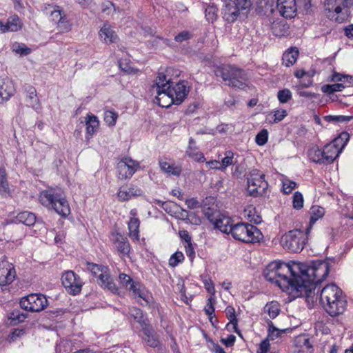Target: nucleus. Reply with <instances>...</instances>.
I'll return each mask as SVG.
<instances>
[{"mask_svg": "<svg viewBox=\"0 0 353 353\" xmlns=\"http://www.w3.org/2000/svg\"><path fill=\"white\" fill-rule=\"evenodd\" d=\"M247 191L249 196L253 197L262 196L268 188L265 180V174L258 169L251 170L246 175Z\"/></svg>", "mask_w": 353, "mask_h": 353, "instance_id": "1a4fd4ad", "label": "nucleus"}, {"mask_svg": "<svg viewBox=\"0 0 353 353\" xmlns=\"http://www.w3.org/2000/svg\"><path fill=\"white\" fill-rule=\"evenodd\" d=\"M233 164V152L231 151H227L225 157L221 161V166L226 168Z\"/></svg>", "mask_w": 353, "mask_h": 353, "instance_id": "338daca9", "label": "nucleus"}, {"mask_svg": "<svg viewBox=\"0 0 353 353\" xmlns=\"http://www.w3.org/2000/svg\"><path fill=\"white\" fill-rule=\"evenodd\" d=\"M350 139V134L347 132H342L339 135L336 137L331 143L334 144L339 149H341V151L346 145L347 141Z\"/></svg>", "mask_w": 353, "mask_h": 353, "instance_id": "a18cd8bd", "label": "nucleus"}, {"mask_svg": "<svg viewBox=\"0 0 353 353\" xmlns=\"http://www.w3.org/2000/svg\"><path fill=\"white\" fill-rule=\"evenodd\" d=\"M310 219L309 225L307 227V232H310L313 224L325 214V209L319 205H313L310 208Z\"/></svg>", "mask_w": 353, "mask_h": 353, "instance_id": "2f4dec72", "label": "nucleus"}, {"mask_svg": "<svg viewBox=\"0 0 353 353\" xmlns=\"http://www.w3.org/2000/svg\"><path fill=\"white\" fill-rule=\"evenodd\" d=\"M185 154L198 162H203L205 160L203 154L198 150L195 140L192 137L189 139V144Z\"/></svg>", "mask_w": 353, "mask_h": 353, "instance_id": "a878e982", "label": "nucleus"}, {"mask_svg": "<svg viewBox=\"0 0 353 353\" xmlns=\"http://www.w3.org/2000/svg\"><path fill=\"white\" fill-rule=\"evenodd\" d=\"M20 307L28 312H39L48 305V300L42 294H30L23 297L19 302Z\"/></svg>", "mask_w": 353, "mask_h": 353, "instance_id": "9b49d317", "label": "nucleus"}, {"mask_svg": "<svg viewBox=\"0 0 353 353\" xmlns=\"http://www.w3.org/2000/svg\"><path fill=\"white\" fill-rule=\"evenodd\" d=\"M319 299L325 310L332 316L339 315L345 310L346 301L343 292L334 283L327 285L321 290Z\"/></svg>", "mask_w": 353, "mask_h": 353, "instance_id": "7ed1b4c3", "label": "nucleus"}, {"mask_svg": "<svg viewBox=\"0 0 353 353\" xmlns=\"http://www.w3.org/2000/svg\"><path fill=\"white\" fill-rule=\"evenodd\" d=\"M17 221L27 226H32L37 221H39L37 219L36 215L28 211H23L19 212L15 217Z\"/></svg>", "mask_w": 353, "mask_h": 353, "instance_id": "c85d7f7f", "label": "nucleus"}, {"mask_svg": "<svg viewBox=\"0 0 353 353\" xmlns=\"http://www.w3.org/2000/svg\"><path fill=\"white\" fill-rule=\"evenodd\" d=\"M119 279L121 285L126 289L133 288V283L134 282L129 275L124 273H121L119 275Z\"/></svg>", "mask_w": 353, "mask_h": 353, "instance_id": "4d7b16f0", "label": "nucleus"}, {"mask_svg": "<svg viewBox=\"0 0 353 353\" xmlns=\"http://www.w3.org/2000/svg\"><path fill=\"white\" fill-rule=\"evenodd\" d=\"M12 50L13 52L20 55H28L31 52V49L25 44L17 42L12 44Z\"/></svg>", "mask_w": 353, "mask_h": 353, "instance_id": "864d4df0", "label": "nucleus"}, {"mask_svg": "<svg viewBox=\"0 0 353 353\" xmlns=\"http://www.w3.org/2000/svg\"><path fill=\"white\" fill-rule=\"evenodd\" d=\"M226 316L230 321V323L232 324L234 331L239 334V331L237 327L238 319L236 316V312L232 306H228L225 309Z\"/></svg>", "mask_w": 353, "mask_h": 353, "instance_id": "de8ad7c7", "label": "nucleus"}, {"mask_svg": "<svg viewBox=\"0 0 353 353\" xmlns=\"http://www.w3.org/2000/svg\"><path fill=\"white\" fill-rule=\"evenodd\" d=\"M159 165L163 172L174 176H179L182 171L180 165L170 164L166 161H159Z\"/></svg>", "mask_w": 353, "mask_h": 353, "instance_id": "ea45409f", "label": "nucleus"}, {"mask_svg": "<svg viewBox=\"0 0 353 353\" xmlns=\"http://www.w3.org/2000/svg\"><path fill=\"white\" fill-rule=\"evenodd\" d=\"M183 260V254L180 251H177L170 256L169 259V265L170 266L174 268L177 266L180 263H181Z\"/></svg>", "mask_w": 353, "mask_h": 353, "instance_id": "6e6d98bb", "label": "nucleus"}, {"mask_svg": "<svg viewBox=\"0 0 353 353\" xmlns=\"http://www.w3.org/2000/svg\"><path fill=\"white\" fill-rule=\"evenodd\" d=\"M214 74L222 78L230 87L244 89L248 86L245 72L231 65H221L214 70Z\"/></svg>", "mask_w": 353, "mask_h": 353, "instance_id": "39448f33", "label": "nucleus"}, {"mask_svg": "<svg viewBox=\"0 0 353 353\" xmlns=\"http://www.w3.org/2000/svg\"><path fill=\"white\" fill-rule=\"evenodd\" d=\"M157 97H156V103L162 108H169L172 104H175V102L168 90H157Z\"/></svg>", "mask_w": 353, "mask_h": 353, "instance_id": "bb28decb", "label": "nucleus"}, {"mask_svg": "<svg viewBox=\"0 0 353 353\" xmlns=\"http://www.w3.org/2000/svg\"><path fill=\"white\" fill-rule=\"evenodd\" d=\"M267 323L268 325V337L266 339H268L269 340H274L279 338L281 334L285 333L286 330H279L276 328L272 321L268 320L267 321Z\"/></svg>", "mask_w": 353, "mask_h": 353, "instance_id": "c03bdc74", "label": "nucleus"}, {"mask_svg": "<svg viewBox=\"0 0 353 353\" xmlns=\"http://www.w3.org/2000/svg\"><path fill=\"white\" fill-rule=\"evenodd\" d=\"M322 150L325 164L332 163L341 152V149H339L331 142L325 145Z\"/></svg>", "mask_w": 353, "mask_h": 353, "instance_id": "b1692460", "label": "nucleus"}, {"mask_svg": "<svg viewBox=\"0 0 353 353\" xmlns=\"http://www.w3.org/2000/svg\"><path fill=\"white\" fill-rule=\"evenodd\" d=\"M130 314L140 325L141 330L150 325L148 320L144 317L143 311L141 309L132 307L130 310Z\"/></svg>", "mask_w": 353, "mask_h": 353, "instance_id": "473e14b6", "label": "nucleus"}, {"mask_svg": "<svg viewBox=\"0 0 353 353\" xmlns=\"http://www.w3.org/2000/svg\"><path fill=\"white\" fill-rule=\"evenodd\" d=\"M26 334L24 329H14L8 336L9 342H14Z\"/></svg>", "mask_w": 353, "mask_h": 353, "instance_id": "0e129e2a", "label": "nucleus"}, {"mask_svg": "<svg viewBox=\"0 0 353 353\" xmlns=\"http://www.w3.org/2000/svg\"><path fill=\"white\" fill-rule=\"evenodd\" d=\"M345 88V85L343 83L327 84L323 85L321 90L325 94H332L336 92L342 91Z\"/></svg>", "mask_w": 353, "mask_h": 353, "instance_id": "8fccbe9b", "label": "nucleus"}, {"mask_svg": "<svg viewBox=\"0 0 353 353\" xmlns=\"http://www.w3.org/2000/svg\"><path fill=\"white\" fill-rule=\"evenodd\" d=\"M173 83L170 79L167 80L166 75L163 72H159L155 80V85L157 90H168V86Z\"/></svg>", "mask_w": 353, "mask_h": 353, "instance_id": "79ce46f5", "label": "nucleus"}, {"mask_svg": "<svg viewBox=\"0 0 353 353\" xmlns=\"http://www.w3.org/2000/svg\"><path fill=\"white\" fill-rule=\"evenodd\" d=\"M296 183L294 181L286 179L283 181V191L284 194H288L296 188Z\"/></svg>", "mask_w": 353, "mask_h": 353, "instance_id": "69168bd1", "label": "nucleus"}, {"mask_svg": "<svg viewBox=\"0 0 353 353\" xmlns=\"http://www.w3.org/2000/svg\"><path fill=\"white\" fill-rule=\"evenodd\" d=\"M353 117L345 115H327L323 117V119L327 123H347L352 119Z\"/></svg>", "mask_w": 353, "mask_h": 353, "instance_id": "3c124183", "label": "nucleus"}, {"mask_svg": "<svg viewBox=\"0 0 353 353\" xmlns=\"http://www.w3.org/2000/svg\"><path fill=\"white\" fill-rule=\"evenodd\" d=\"M61 282L67 292L71 295L79 294L83 284L80 276L72 270L63 273Z\"/></svg>", "mask_w": 353, "mask_h": 353, "instance_id": "f8f14e48", "label": "nucleus"}, {"mask_svg": "<svg viewBox=\"0 0 353 353\" xmlns=\"http://www.w3.org/2000/svg\"><path fill=\"white\" fill-rule=\"evenodd\" d=\"M353 6V0H325V10L329 12L339 14L343 10L349 8Z\"/></svg>", "mask_w": 353, "mask_h": 353, "instance_id": "6ab92c4d", "label": "nucleus"}, {"mask_svg": "<svg viewBox=\"0 0 353 353\" xmlns=\"http://www.w3.org/2000/svg\"><path fill=\"white\" fill-rule=\"evenodd\" d=\"M112 236L114 248L117 251L119 255L121 257L128 256L131 247L127 237L120 233L113 234Z\"/></svg>", "mask_w": 353, "mask_h": 353, "instance_id": "dca6fc26", "label": "nucleus"}, {"mask_svg": "<svg viewBox=\"0 0 353 353\" xmlns=\"http://www.w3.org/2000/svg\"><path fill=\"white\" fill-rule=\"evenodd\" d=\"M85 119L86 132L90 136H92L99 128V121L98 118L93 114H88Z\"/></svg>", "mask_w": 353, "mask_h": 353, "instance_id": "c9c22d12", "label": "nucleus"}, {"mask_svg": "<svg viewBox=\"0 0 353 353\" xmlns=\"http://www.w3.org/2000/svg\"><path fill=\"white\" fill-rule=\"evenodd\" d=\"M309 159L316 163L319 164H325L323 150H321L317 146H314L311 148L307 152Z\"/></svg>", "mask_w": 353, "mask_h": 353, "instance_id": "4c0bfd02", "label": "nucleus"}, {"mask_svg": "<svg viewBox=\"0 0 353 353\" xmlns=\"http://www.w3.org/2000/svg\"><path fill=\"white\" fill-rule=\"evenodd\" d=\"M14 92L15 88L12 81L0 78V102L9 100Z\"/></svg>", "mask_w": 353, "mask_h": 353, "instance_id": "412c9836", "label": "nucleus"}, {"mask_svg": "<svg viewBox=\"0 0 353 353\" xmlns=\"http://www.w3.org/2000/svg\"><path fill=\"white\" fill-rule=\"evenodd\" d=\"M303 206V196L299 192H295L293 195V207L296 210H300Z\"/></svg>", "mask_w": 353, "mask_h": 353, "instance_id": "680f3d73", "label": "nucleus"}, {"mask_svg": "<svg viewBox=\"0 0 353 353\" xmlns=\"http://www.w3.org/2000/svg\"><path fill=\"white\" fill-rule=\"evenodd\" d=\"M0 194L3 197L10 196V190L7 179V173L4 168H0Z\"/></svg>", "mask_w": 353, "mask_h": 353, "instance_id": "f704fd0d", "label": "nucleus"}, {"mask_svg": "<svg viewBox=\"0 0 353 353\" xmlns=\"http://www.w3.org/2000/svg\"><path fill=\"white\" fill-rule=\"evenodd\" d=\"M118 114L114 111H106L105 112L104 121L109 126H114L116 124Z\"/></svg>", "mask_w": 353, "mask_h": 353, "instance_id": "13d9d810", "label": "nucleus"}, {"mask_svg": "<svg viewBox=\"0 0 353 353\" xmlns=\"http://www.w3.org/2000/svg\"><path fill=\"white\" fill-rule=\"evenodd\" d=\"M97 283L103 290H108L114 294H119V288L114 282L109 268L108 270L103 272V274L98 276Z\"/></svg>", "mask_w": 353, "mask_h": 353, "instance_id": "f3484780", "label": "nucleus"}, {"mask_svg": "<svg viewBox=\"0 0 353 353\" xmlns=\"http://www.w3.org/2000/svg\"><path fill=\"white\" fill-rule=\"evenodd\" d=\"M145 32H147L149 34H151L153 36L152 39L148 41V45L150 46L151 48L157 49H163L165 47H170L172 46L173 42L172 40L166 38H163L159 36H155L152 33V30L151 28H145Z\"/></svg>", "mask_w": 353, "mask_h": 353, "instance_id": "4be33fe9", "label": "nucleus"}, {"mask_svg": "<svg viewBox=\"0 0 353 353\" xmlns=\"http://www.w3.org/2000/svg\"><path fill=\"white\" fill-rule=\"evenodd\" d=\"M299 54V52L297 48H290L283 54V64H284L286 67L292 65L296 63Z\"/></svg>", "mask_w": 353, "mask_h": 353, "instance_id": "7c9ffc66", "label": "nucleus"}, {"mask_svg": "<svg viewBox=\"0 0 353 353\" xmlns=\"http://www.w3.org/2000/svg\"><path fill=\"white\" fill-rule=\"evenodd\" d=\"M330 259L325 261H313L309 263H296L298 266L296 271L297 285H304V291L296 293V297L305 296L310 298L318 285L323 281L330 272Z\"/></svg>", "mask_w": 353, "mask_h": 353, "instance_id": "f257e3e1", "label": "nucleus"}, {"mask_svg": "<svg viewBox=\"0 0 353 353\" xmlns=\"http://www.w3.org/2000/svg\"><path fill=\"white\" fill-rule=\"evenodd\" d=\"M23 88L26 93L27 103L34 110H39L40 108V104L36 88L30 84H26Z\"/></svg>", "mask_w": 353, "mask_h": 353, "instance_id": "5701e85b", "label": "nucleus"}, {"mask_svg": "<svg viewBox=\"0 0 353 353\" xmlns=\"http://www.w3.org/2000/svg\"><path fill=\"white\" fill-rule=\"evenodd\" d=\"M263 311L265 313L268 314L270 319H274L281 312L280 304L275 301L268 302L265 305Z\"/></svg>", "mask_w": 353, "mask_h": 353, "instance_id": "58836bf2", "label": "nucleus"}, {"mask_svg": "<svg viewBox=\"0 0 353 353\" xmlns=\"http://www.w3.org/2000/svg\"><path fill=\"white\" fill-rule=\"evenodd\" d=\"M193 37V34L189 31H182L179 32L174 37V41L178 43H182L183 41L191 39Z\"/></svg>", "mask_w": 353, "mask_h": 353, "instance_id": "e2e57ef3", "label": "nucleus"}, {"mask_svg": "<svg viewBox=\"0 0 353 353\" xmlns=\"http://www.w3.org/2000/svg\"><path fill=\"white\" fill-rule=\"evenodd\" d=\"M139 163L130 158H125L117 164V176L119 179H130L139 168Z\"/></svg>", "mask_w": 353, "mask_h": 353, "instance_id": "ddd939ff", "label": "nucleus"}, {"mask_svg": "<svg viewBox=\"0 0 353 353\" xmlns=\"http://www.w3.org/2000/svg\"><path fill=\"white\" fill-rule=\"evenodd\" d=\"M213 225L216 228L226 234L230 233V228L234 225L229 217L224 216L222 214L219 215Z\"/></svg>", "mask_w": 353, "mask_h": 353, "instance_id": "c756f323", "label": "nucleus"}, {"mask_svg": "<svg viewBox=\"0 0 353 353\" xmlns=\"http://www.w3.org/2000/svg\"><path fill=\"white\" fill-rule=\"evenodd\" d=\"M143 191L134 185L123 186L119 188L117 192V196L120 201H126L133 196H141Z\"/></svg>", "mask_w": 353, "mask_h": 353, "instance_id": "aec40b11", "label": "nucleus"}, {"mask_svg": "<svg viewBox=\"0 0 353 353\" xmlns=\"http://www.w3.org/2000/svg\"><path fill=\"white\" fill-rule=\"evenodd\" d=\"M86 268L91 272L93 276L98 279V276L103 272L108 270V267L103 265H99L94 263L86 262Z\"/></svg>", "mask_w": 353, "mask_h": 353, "instance_id": "a19ab883", "label": "nucleus"}, {"mask_svg": "<svg viewBox=\"0 0 353 353\" xmlns=\"http://www.w3.org/2000/svg\"><path fill=\"white\" fill-rule=\"evenodd\" d=\"M251 6V0H230L224 3L221 14L225 21L233 23L239 16L246 14Z\"/></svg>", "mask_w": 353, "mask_h": 353, "instance_id": "0eeeda50", "label": "nucleus"}, {"mask_svg": "<svg viewBox=\"0 0 353 353\" xmlns=\"http://www.w3.org/2000/svg\"><path fill=\"white\" fill-rule=\"evenodd\" d=\"M277 97L281 103H285L292 99V92L288 89H283L278 92Z\"/></svg>", "mask_w": 353, "mask_h": 353, "instance_id": "bf43d9fd", "label": "nucleus"}, {"mask_svg": "<svg viewBox=\"0 0 353 353\" xmlns=\"http://www.w3.org/2000/svg\"><path fill=\"white\" fill-rule=\"evenodd\" d=\"M207 301H208L207 304L204 307V311H205V313L206 314V315H208L210 322L212 324H214L212 319H213V318L215 317V314H214L215 308L213 305V303L214 302V299L212 298V296H210L208 299Z\"/></svg>", "mask_w": 353, "mask_h": 353, "instance_id": "603ef678", "label": "nucleus"}, {"mask_svg": "<svg viewBox=\"0 0 353 353\" xmlns=\"http://www.w3.org/2000/svg\"><path fill=\"white\" fill-rule=\"evenodd\" d=\"M170 95L173 98L175 105H180L189 93L187 83L184 81H179L173 85V83L168 86Z\"/></svg>", "mask_w": 353, "mask_h": 353, "instance_id": "2eb2a0df", "label": "nucleus"}, {"mask_svg": "<svg viewBox=\"0 0 353 353\" xmlns=\"http://www.w3.org/2000/svg\"><path fill=\"white\" fill-rule=\"evenodd\" d=\"M299 270L294 261L270 263L263 270V274L267 281L275 283L283 291L289 292L296 297V293L304 291L305 286L297 285L296 271Z\"/></svg>", "mask_w": 353, "mask_h": 353, "instance_id": "f03ea898", "label": "nucleus"}, {"mask_svg": "<svg viewBox=\"0 0 353 353\" xmlns=\"http://www.w3.org/2000/svg\"><path fill=\"white\" fill-rule=\"evenodd\" d=\"M298 341L302 344L301 345V350L298 353H313L314 349L309 338L305 336H300Z\"/></svg>", "mask_w": 353, "mask_h": 353, "instance_id": "09e8293b", "label": "nucleus"}, {"mask_svg": "<svg viewBox=\"0 0 353 353\" xmlns=\"http://www.w3.org/2000/svg\"><path fill=\"white\" fill-rule=\"evenodd\" d=\"M42 11L48 17L50 20L57 26V28L61 32H68L71 30L72 25L66 17L63 10L57 5H44Z\"/></svg>", "mask_w": 353, "mask_h": 353, "instance_id": "9d476101", "label": "nucleus"}, {"mask_svg": "<svg viewBox=\"0 0 353 353\" xmlns=\"http://www.w3.org/2000/svg\"><path fill=\"white\" fill-rule=\"evenodd\" d=\"M6 26L8 31L16 32L21 28L22 23L19 17L17 14H14L8 18Z\"/></svg>", "mask_w": 353, "mask_h": 353, "instance_id": "37998d69", "label": "nucleus"}, {"mask_svg": "<svg viewBox=\"0 0 353 353\" xmlns=\"http://www.w3.org/2000/svg\"><path fill=\"white\" fill-rule=\"evenodd\" d=\"M309 233L307 229L305 231L301 229L290 230L282 236L281 244L285 250L290 252H300L307 242Z\"/></svg>", "mask_w": 353, "mask_h": 353, "instance_id": "423d86ee", "label": "nucleus"}, {"mask_svg": "<svg viewBox=\"0 0 353 353\" xmlns=\"http://www.w3.org/2000/svg\"><path fill=\"white\" fill-rule=\"evenodd\" d=\"M99 36L105 43H114L117 39V35L110 27L104 24L99 31Z\"/></svg>", "mask_w": 353, "mask_h": 353, "instance_id": "72a5a7b5", "label": "nucleus"}, {"mask_svg": "<svg viewBox=\"0 0 353 353\" xmlns=\"http://www.w3.org/2000/svg\"><path fill=\"white\" fill-rule=\"evenodd\" d=\"M276 9L285 18H292L296 12L295 0H276Z\"/></svg>", "mask_w": 353, "mask_h": 353, "instance_id": "a211bd4d", "label": "nucleus"}, {"mask_svg": "<svg viewBox=\"0 0 353 353\" xmlns=\"http://www.w3.org/2000/svg\"><path fill=\"white\" fill-rule=\"evenodd\" d=\"M144 334L143 340L145 341L147 345L151 347H158L160 345L159 336L155 333L154 330L151 325L142 330Z\"/></svg>", "mask_w": 353, "mask_h": 353, "instance_id": "393cba45", "label": "nucleus"}, {"mask_svg": "<svg viewBox=\"0 0 353 353\" xmlns=\"http://www.w3.org/2000/svg\"><path fill=\"white\" fill-rule=\"evenodd\" d=\"M139 225L140 221L138 218L132 217L128 222L129 236L136 241L139 239Z\"/></svg>", "mask_w": 353, "mask_h": 353, "instance_id": "e433bc0d", "label": "nucleus"}, {"mask_svg": "<svg viewBox=\"0 0 353 353\" xmlns=\"http://www.w3.org/2000/svg\"><path fill=\"white\" fill-rule=\"evenodd\" d=\"M204 214H205V218L211 223L214 224L221 214L219 211L214 210L213 208H207L204 210Z\"/></svg>", "mask_w": 353, "mask_h": 353, "instance_id": "5fc2aeb1", "label": "nucleus"}, {"mask_svg": "<svg viewBox=\"0 0 353 353\" xmlns=\"http://www.w3.org/2000/svg\"><path fill=\"white\" fill-rule=\"evenodd\" d=\"M230 234L234 239L245 243H256L262 236L261 231L254 225L239 223L230 228Z\"/></svg>", "mask_w": 353, "mask_h": 353, "instance_id": "6e6552de", "label": "nucleus"}, {"mask_svg": "<svg viewBox=\"0 0 353 353\" xmlns=\"http://www.w3.org/2000/svg\"><path fill=\"white\" fill-rule=\"evenodd\" d=\"M16 276V271L12 263L6 259L0 261V285L10 284Z\"/></svg>", "mask_w": 353, "mask_h": 353, "instance_id": "4468645a", "label": "nucleus"}, {"mask_svg": "<svg viewBox=\"0 0 353 353\" xmlns=\"http://www.w3.org/2000/svg\"><path fill=\"white\" fill-rule=\"evenodd\" d=\"M39 201L43 206L53 209L63 217H66L70 213L68 202L61 188H48L42 191Z\"/></svg>", "mask_w": 353, "mask_h": 353, "instance_id": "20e7f679", "label": "nucleus"}, {"mask_svg": "<svg viewBox=\"0 0 353 353\" xmlns=\"http://www.w3.org/2000/svg\"><path fill=\"white\" fill-rule=\"evenodd\" d=\"M276 0H257L256 11L263 15L272 14L274 11V3Z\"/></svg>", "mask_w": 353, "mask_h": 353, "instance_id": "cd10ccee", "label": "nucleus"}, {"mask_svg": "<svg viewBox=\"0 0 353 353\" xmlns=\"http://www.w3.org/2000/svg\"><path fill=\"white\" fill-rule=\"evenodd\" d=\"M270 346V345L268 339H265L261 342L256 353H268Z\"/></svg>", "mask_w": 353, "mask_h": 353, "instance_id": "774afa93", "label": "nucleus"}, {"mask_svg": "<svg viewBox=\"0 0 353 353\" xmlns=\"http://www.w3.org/2000/svg\"><path fill=\"white\" fill-rule=\"evenodd\" d=\"M26 317L27 314L21 312L18 309H14L8 314V319L14 325L24 321Z\"/></svg>", "mask_w": 353, "mask_h": 353, "instance_id": "49530a36", "label": "nucleus"}, {"mask_svg": "<svg viewBox=\"0 0 353 353\" xmlns=\"http://www.w3.org/2000/svg\"><path fill=\"white\" fill-rule=\"evenodd\" d=\"M268 132L265 129L261 130L256 136L255 141L258 145H263L268 142Z\"/></svg>", "mask_w": 353, "mask_h": 353, "instance_id": "052dcab7", "label": "nucleus"}]
</instances>
